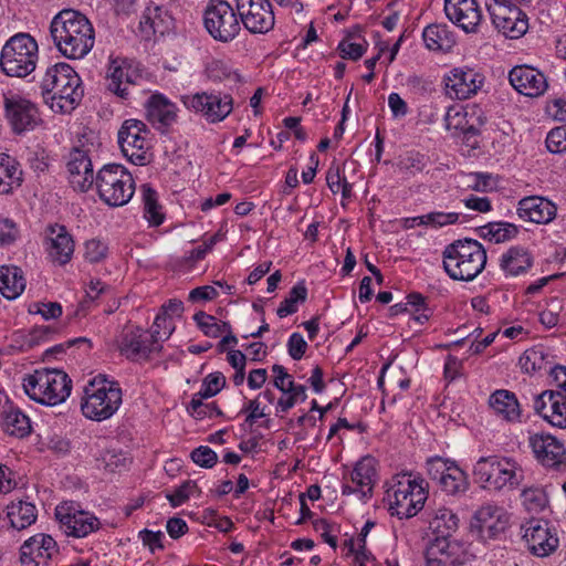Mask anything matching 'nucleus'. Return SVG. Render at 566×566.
<instances>
[{"instance_id": "f257e3e1", "label": "nucleus", "mask_w": 566, "mask_h": 566, "mask_svg": "<svg viewBox=\"0 0 566 566\" xmlns=\"http://www.w3.org/2000/svg\"><path fill=\"white\" fill-rule=\"evenodd\" d=\"M50 33L59 52L67 59H82L94 46L93 25L76 10L60 11L51 21Z\"/></svg>"}, {"instance_id": "f03ea898", "label": "nucleus", "mask_w": 566, "mask_h": 566, "mask_svg": "<svg viewBox=\"0 0 566 566\" xmlns=\"http://www.w3.org/2000/svg\"><path fill=\"white\" fill-rule=\"evenodd\" d=\"M40 87L44 103L61 114L75 109L84 94L81 77L64 62L48 67Z\"/></svg>"}, {"instance_id": "7ed1b4c3", "label": "nucleus", "mask_w": 566, "mask_h": 566, "mask_svg": "<svg viewBox=\"0 0 566 566\" xmlns=\"http://www.w3.org/2000/svg\"><path fill=\"white\" fill-rule=\"evenodd\" d=\"M486 251L473 239L457 240L443 251V269L457 281H472L485 268Z\"/></svg>"}, {"instance_id": "20e7f679", "label": "nucleus", "mask_w": 566, "mask_h": 566, "mask_svg": "<svg viewBox=\"0 0 566 566\" xmlns=\"http://www.w3.org/2000/svg\"><path fill=\"white\" fill-rule=\"evenodd\" d=\"M428 483L423 479L412 478L411 474H401L392 479L387 490V501L391 515L399 518L416 516L428 499Z\"/></svg>"}, {"instance_id": "39448f33", "label": "nucleus", "mask_w": 566, "mask_h": 566, "mask_svg": "<svg viewBox=\"0 0 566 566\" xmlns=\"http://www.w3.org/2000/svg\"><path fill=\"white\" fill-rule=\"evenodd\" d=\"M23 388L32 400L55 406L70 396L72 380L63 370L42 368L24 377Z\"/></svg>"}, {"instance_id": "423d86ee", "label": "nucleus", "mask_w": 566, "mask_h": 566, "mask_svg": "<svg viewBox=\"0 0 566 566\" xmlns=\"http://www.w3.org/2000/svg\"><path fill=\"white\" fill-rule=\"evenodd\" d=\"M122 403V389L103 375L94 377L84 388L81 409L87 419L103 421L111 418Z\"/></svg>"}, {"instance_id": "0eeeda50", "label": "nucleus", "mask_w": 566, "mask_h": 566, "mask_svg": "<svg viewBox=\"0 0 566 566\" xmlns=\"http://www.w3.org/2000/svg\"><path fill=\"white\" fill-rule=\"evenodd\" d=\"M39 46L29 33L19 32L3 45L0 54V69L11 77H27L35 67Z\"/></svg>"}, {"instance_id": "6e6552de", "label": "nucleus", "mask_w": 566, "mask_h": 566, "mask_svg": "<svg viewBox=\"0 0 566 566\" xmlns=\"http://www.w3.org/2000/svg\"><path fill=\"white\" fill-rule=\"evenodd\" d=\"M473 476L485 490L501 491L520 485L523 471L518 464L506 457H481L473 468Z\"/></svg>"}, {"instance_id": "1a4fd4ad", "label": "nucleus", "mask_w": 566, "mask_h": 566, "mask_svg": "<svg viewBox=\"0 0 566 566\" xmlns=\"http://www.w3.org/2000/svg\"><path fill=\"white\" fill-rule=\"evenodd\" d=\"M97 193L109 207L126 205L135 192V182L127 169L117 164L103 166L95 176Z\"/></svg>"}, {"instance_id": "9d476101", "label": "nucleus", "mask_w": 566, "mask_h": 566, "mask_svg": "<svg viewBox=\"0 0 566 566\" xmlns=\"http://www.w3.org/2000/svg\"><path fill=\"white\" fill-rule=\"evenodd\" d=\"M188 111L200 115L209 124L224 120L233 109V97L219 91H203L181 96Z\"/></svg>"}, {"instance_id": "9b49d317", "label": "nucleus", "mask_w": 566, "mask_h": 566, "mask_svg": "<svg viewBox=\"0 0 566 566\" xmlns=\"http://www.w3.org/2000/svg\"><path fill=\"white\" fill-rule=\"evenodd\" d=\"M238 15V11L227 1H211L205 10V28L213 40L229 43L241 31V22Z\"/></svg>"}, {"instance_id": "f8f14e48", "label": "nucleus", "mask_w": 566, "mask_h": 566, "mask_svg": "<svg viewBox=\"0 0 566 566\" xmlns=\"http://www.w3.org/2000/svg\"><path fill=\"white\" fill-rule=\"evenodd\" d=\"M149 129L139 119H126L118 130V144L123 155L136 166H145L150 160Z\"/></svg>"}, {"instance_id": "ddd939ff", "label": "nucleus", "mask_w": 566, "mask_h": 566, "mask_svg": "<svg viewBox=\"0 0 566 566\" xmlns=\"http://www.w3.org/2000/svg\"><path fill=\"white\" fill-rule=\"evenodd\" d=\"M494 27L510 39H518L528 30V18L520 7L506 0H486Z\"/></svg>"}, {"instance_id": "4468645a", "label": "nucleus", "mask_w": 566, "mask_h": 566, "mask_svg": "<svg viewBox=\"0 0 566 566\" xmlns=\"http://www.w3.org/2000/svg\"><path fill=\"white\" fill-rule=\"evenodd\" d=\"M521 528L522 538L532 555L544 558L557 551L559 546L557 531L548 521L531 518Z\"/></svg>"}, {"instance_id": "2eb2a0df", "label": "nucleus", "mask_w": 566, "mask_h": 566, "mask_svg": "<svg viewBox=\"0 0 566 566\" xmlns=\"http://www.w3.org/2000/svg\"><path fill=\"white\" fill-rule=\"evenodd\" d=\"M143 81L144 76L137 64L126 59L111 60L105 76V85L111 93L128 99L133 88L140 86Z\"/></svg>"}, {"instance_id": "dca6fc26", "label": "nucleus", "mask_w": 566, "mask_h": 566, "mask_svg": "<svg viewBox=\"0 0 566 566\" xmlns=\"http://www.w3.org/2000/svg\"><path fill=\"white\" fill-rule=\"evenodd\" d=\"M4 116L15 134H23L35 129L42 118L38 106L18 94L4 96Z\"/></svg>"}, {"instance_id": "f3484780", "label": "nucleus", "mask_w": 566, "mask_h": 566, "mask_svg": "<svg viewBox=\"0 0 566 566\" xmlns=\"http://www.w3.org/2000/svg\"><path fill=\"white\" fill-rule=\"evenodd\" d=\"M243 27L253 34H265L274 28L275 17L269 0H235Z\"/></svg>"}, {"instance_id": "a211bd4d", "label": "nucleus", "mask_w": 566, "mask_h": 566, "mask_svg": "<svg viewBox=\"0 0 566 566\" xmlns=\"http://www.w3.org/2000/svg\"><path fill=\"white\" fill-rule=\"evenodd\" d=\"M55 516L65 535L76 538L86 537L101 527V523L95 515L86 511L77 510L72 502L57 505Z\"/></svg>"}, {"instance_id": "6ab92c4d", "label": "nucleus", "mask_w": 566, "mask_h": 566, "mask_svg": "<svg viewBox=\"0 0 566 566\" xmlns=\"http://www.w3.org/2000/svg\"><path fill=\"white\" fill-rule=\"evenodd\" d=\"M57 554L55 539L51 535L38 533L23 542L19 559L22 566H49Z\"/></svg>"}, {"instance_id": "aec40b11", "label": "nucleus", "mask_w": 566, "mask_h": 566, "mask_svg": "<svg viewBox=\"0 0 566 566\" xmlns=\"http://www.w3.org/2000/svg\"><path fill=\"white\" fill-rule=\"evenodd\" d=\"M161 335L158 329L150 333L140 328L125 331L118 342V349L123 356L133 361L147 359Z\"/></svg>"}, {"instance_id": "412c9836", "label": "nucleus", "mask_w": 566, "mask_h": 566, "mask_svg": "<svg viewBox=\"0 0 566 566\" xmlns=\"http://www.w3.org/2000/svg\"><path fill=\"white\" fill-rule=\"evenodd\" d=\"M510 525V514L504 507L485 504L473 516L472 526L483 541L497 538Z\"/></svg>"}, {"instance_id": "4be33fe9", "label": "nucleus", "mask_w": 566, "mask_h": 566, "mask_svg": "<svg viewBox=\"0 0 566 566\" xmlns=\"http://www.w3.org/2000/svg\"><path fill=\"white\" fill-rule=\"evenodd\" d=\"M530 447L535 459L545 468L560 470L566 467V448L562 441L548 433L530 437Z\"/></svg>"}, {"instance_id": "5701e85b", "label": "nucleus", "mask_w": 566, "mask_h": 566, "mask_svg": "<svg viewBox=\"0 0 566 566\" xmlns=\"http://www.w3.org/2000/svg\"><path fill=\"white\" fill-rule=\"evenodd\" d=\"M447 93L452 98L467 99L482 87L484 76L469 66L454 67L444 77Z\"/></svg>"}, {"instance_id": "b1692460", "label": "nucleus", "mask_w": 566, "mask_h": 566, "mask_svg": "<svg viewBox=\"0 0 566 566\" xmlns=\"http://www.w3.org/2000/svg\"><path fill=\"white\" fill-rule=\"evenodd\" d=\"M509 81L516 92L528 97L543 95L547 87L545 75L530 65H516L509 73Z\"/></svg>"}, {"instance_id": "393cba45", "label": "nucleus", "mask_w": 566, "mask_h": 566, "mask_svg": "<svg viewBox=\"0 0 566 566\" xmlns=\"http://www.w3.org/2000/svg\"><path fill=\"white\" fill-rule=\"evenodd\" d=\"M465 560L462 545L450 537H436L427 548V566H460Z\"/></svg>"}, {"instance_id": "a878e982", "label": "nucleus", "mask_w": 566, "mask_h": 566, "mask_svg": "<svg viewBox=\"0 0 566 566\" xmlns=\"http://www.w3.org/2000/svg\"><path fill=\"white\" fill-rule=\"evenodd\" d=\"M444 12L464 32H478L482 13L475 0H444Z\"/></svg>"}, {"instance_id": "bb28decb", "label": "nucleus", "mask_w": 566, "mask_h": 566, "mask_svg": "<svg viewBox=\"0 0 566 566\" xmlns=\"http://www.w3.org/2000/svg\"><path fill=\"white\" fill-rule=\"evenodd\" d=\"M67 170L71 186L81 192L87 191L95 182L92 159L84 149L74 148L69 156Z\"/></svg>"}, {"instance_id": "cd10ccee", "label": "nucleus", "mask_w": 566, "mask_h": 566, "mask_svg": "<svg viewBox=\"0 0 566 566\" xmlns=\"http://www.w3.org/2000/svg\"><path fill=\"white\" fill-rule=\"evenodd\" d=\"M46 251L50 259L60 265L70 262L74 253V240L64 226L55 223L46 228Z\"/></svg>"}, {"instance_id": "c85d7f7f", "label": "nucleus", "mask_w": 566, "mask_h": 566, "mask_svg": "<svg viewBox=\"0 0 566 566\" xmlns=\"http://www.w3.org/2000/svg\"><path fill=\"white\" fill-rule=\"evenodd\" d=\"M520 218L534 223H548L556 217V206L543 197H526L518 202Z\"/></svg>"}, {"instance_id": "c756f323", "label": "nucleus", "mask_w": 566, "mask_h": 566, "mask_svg": "<svg viewBox=\"0 0 566 566\" xmlns=\"http://www.w3.org/2000/svg\"><path fill=\"white\" fill-rule=\"evenodd\" d=\"M454 118H457L454 128L460 130L463 144L471 149L479 148L481 127L485 124L486 117L480 109L473 107L470 111L467 109L463 115L458 112Z\"/></svg>"}, {"instance_id": "7c9ffc66", "label": "nucleus", "mask_w": 566, "mask_h": 566, "mask_svg": "<svg viewBox=\"0 0 566 566\" xmlns=\"http://www.w3.org/2000/svg\"><path fill=\"white\" fill-rule=\"evenodd\" d=\"M146 118L158 128L168 127L177 119V107L163 94H153L146 105Z\"/></svg>"}, {"instance_id": "2f4dec72", "label": "nucleus", "mask_w": 566, "mask_h": 566, "mask_svg": "<svg viewBox=\"0 0 566 566\" xmlns=\"http://www.w3.org/2000/svg\"><path fill=\"white\" fill-rule=\"evenodd\" d=\"M376 461L371 457L360 459L350 472V481L358 486L359 497L369 499L376 482Z\"/></svg>"}, {"instance_id": "473e14b6", "label": "nucleus", "mask_w": 566, "mask_h": 566, "mask_svg": "<svg viewBox=\"0 0 566 566\" xmlns=\"http://www.w3.org/2000/svg\"><path fill=\"white\" fill-rule=\"evenodd\" d=\"M489 405L493 412L509 422L520 420L521 407L514 392L500 389L490 396Z\"/></svg>"}, {"instance_id": "72a5a7b5", "label": "nucleus", "mask_w": 566, "mask_h": 566, "mask_svg": "<svg viewBox=\"0 0 566 566\" xmlns=\"http://www.w3.org/2000/svg\"><path fill=\"white\" fill-rule=\"evenodd\" d=\"M2 428L6 433L15 437H28L32 431L30 418L18 407L8 403L1 412Z\"/></svg>"}, {"instance_id": "f704fd0d", "label": "nucleus", "mask_w": 566, "mask_h": 566, "mask_svg": "<svg viewBox=\"0 0 566 566\" xmlns=\"http://www.w3.org/2000/svg\"><path fill=\"white\" fill-rule=\"evenodd\" d=\"M553 356L548 349L543 345H536L526 349L520 357L518 364L525 374L534 375L539 371H549L553 368Z\"/></svg>"}, {"instance_id": "c9c22d12", "label": "nucleus", "mask_w": 566, "mask_h": 566, "mask_svg": "<svg viewBox=\"0 0 566 566\" xmlns=\"http://www.w3.org/2000/svg\"><path fill=\"white\" fill-rule=\"evenodd\" d=\"M172 27V17L160 6L147 8L139 22V28L147 36L159 33L164 35Z\"/></svg>"}, {"instance_id": "e433bc0d", "label": "nucleus", "mask_w": 566, "mask_h": 566, "mask_svg": "<svg viewBox=\"0 0 566 566\" xmlns=\"http://www.w3.org/2000/svg\"><path fill=\"white\" fill-rule=\"evenodd\" d=\"M422 39L431 51L449 52L455 44L454 34L447 24L434 23L424 28Z\"/></svg>"}, {"instance_id": "4c0bfd02", "label": "nucleus", "mask_w": 566, "mask_h": 566, "mask_svg": "<svg viewBox=\"0 0 566 566\" xmlns=\"http://www.w3.org/2000/svg\"><path fill=\"white\" fill-rule=\"evenodd\" d=\"M22 169L19 161L8 154L0 153V193H10L21 186Z\"/></svg>"}, {"instance_id": "58836bf2", "label": "nucleus", "mask_w": 566, "mask_h": 566, "mask_svg": "<svg viewBox=\"0 0 566 566\" xmlns=\"http://www.w3.org/2000/svg\"><path fill=\"white\" fill-rule=\"evenodd\" d=\"M24 289L25 279L20 268L14 265L0 268V293L6 298H17Z\"/></svg>"}, {"instance_id": "ea45409f", "label": "nucleus", "mask_w": 566, "mask_h": 566, "mask_svg": "<svg viewBox=\"0 0 566 566\" xmlns=\"http://www.w3.org/2000/svg\"><path fill=\"white\" fill-rule=\"evenodd\" d=\"M533 263L530 252L521 247L509 249L502 256L500 266L510 275H518L526 272Z\"/></svg>"}, {"instance_id": "a19ab883", "label": "nucleus", "mask_w": 566, "mask_h": 566, "mask_svg": "<svg viewBox=\"0 0 566 566\" xmlns=\"http://www.w3.org/2000/svg\"><path fill=\"white\" fill-rule=\"evenodd\" d=\"M7 516L10 524L15 530H24L32 525L38 517V511L34 504L24 501L12 502L8 506Z\"/></svg>"}, {"instance_id": "79ce46f5", "label": "nucleus", "mask_w": 566, "mask_h": 566, "mask_svg": "<svg viewBox=\"0 0 566 566\" xmlns=\"http://www.w3.org/2000/svg\"><path fill=\"white\" fill-rule=\"evenodd\" d=\"M458 516L447 507H439L430 521V528L436 532L437 537H450L458 528Z\"/></svg>"}, {"instance_id": "37998d69", "label": "nucleus", "mask_w": 566, "mask_h": 566, "mask_svg": "<svg viewBox=\"0 0 566 566\" xmlns=\"http://www.w3.org/2000/svg\"><path fill=\"white\" fill-rule=\"evenodd\" d=\"M442 491L450 495H458L468 490L467 474L454 463L450 464L449 472L438 482Z\"/></svg>"}, {"instance_id": "c03bdc74", "label": "nucleus", "mask_w": 566, "mask_h": 566, "mask_svg": "<svg viewBox=\"0 0 566 566\" xmlns=\"http://www.w3.org/2000/svg\"><path fill=\"white\" fill-rule=\"evenodd\" d=\"M517 227L509 222H490L480 228L479 233L482 239L501 243L513 239L517 234Z\"/></svg>"}, {"instance_id": "a18cd8bd", "label": "nucleus", "mask_w": 566, "mask_h": 566, "mask_svg": "<svg viewBox=\"0 0 566 566\" xmlns=\"http://www.w3.org/2000/svg\"><path fill=\"white\" fill-rule=\"evenodd\" d=\"M307 289L303 283L294 285L287 296L281 302L276 310L279 317L283 318L297 312V304L306 301Z\"/></svg>"}, {"instance_id": "49530a36", "label": "nucleus", "mask_w": 566, "mask_h": 566, "mask_svg": "<svg viewBox=\"0 0 566 566\" xmlns=\"http://www.w3.org/2000/svg\"><path fill=\"white\" fill-rule=\"evenodd\" d=\"M143 201L145 218L153 226H159L164 221V214L161 213V207L158 203L157 192L148 187L143 186Z\"/></svg>"}, {"instance_id": "de8ad7c7", "label": "nucleus", "mask_w": 566, "mask_h": 566, "mask_svg": "<svg viewBox=\"0 0 566 566\" xmlns=\"http://www.w3.org/2000/svg\"><path fill=\"white\" fill-rule=\"evenodd\" d=\"M193 319L196 321L198 327L208 337L217 338L224 332L230 333L229 323H218L214 316L209 315L202 311L196 313Z\"/></svg>"}, {"instance_id": "09e8293b", "label": "nucleus", "mask_w": 566, "mask_h": 566, "mask_svg": "<svg viewBox=\"0 0 566 566\" xmlns=\"http://www.w3.org/2000/svg\"><path fill=\"white\" fill-rule=\"evenodd\" d=\"M429 164V158L418 151H409L400 157L397 163L399 171L415 176L426 169Z\"/></svg>"}, {"instance_id": "8fccbe9b", "label": "nucleus", "mask_w": 566, "mask_h": 566, "mask_svg": "<svg viewBox=\"0 0 566 566\" xmlns=\"http://www.w3.org/2000/svg\"><path fill=\"white\" fill-rule=\"evenodd\" d=\"M523 505L528 512H541L547 504L545 492L538 488H530L521 494Z\"/></svg>"}, {"instance_id": "3c124183", "label": "nucleus", "mask_w": 566, "mask_h": 566, "mask_svg": "<svg viewBox=\"0 0 566 566\" xmlns=\"http://www.w3.org/2000/svg\"><path fill=\"white\" fill-rule=\"evenodd\" d=\"M367 48V42L361 39L359 42L354 41L353 35H348L344 40H342L338 44V50L340 52V56L343 59H349V60H359Z\"/></svg>"}, {"instance_id": "603ef678", "label": "nucleus", "mask_w": 566, "mask_h": 566, "mask_svg": "<svg viewBox=\"0 0 566 566\" xmlns=\"http://www.w3.org/2000/svg\"><path fill=\"white\" fill-rule=\"evenodd\" d=\"M544 420L554 427L566 428V400L560 397L554 398L549 405V412L546 413Z\"/></svg>"}, {"instance_id": "864d4df0", "label": "nucleus", "mask_w": 566, "mask_h": 566, "mask_svg": "<svg viewBox=\"0 0 566 566\" xmlns=\"http://www.w3.org/2000/svg\"><path fill=\"white\" fill-rule=\"evenodd\" d=\"M459 216L460 214L457 212L433 211L423 214L422 218H420V222L428 223V226L434 228H441L444 226L457 223L459 220Z\"/></svg>"}, {"instance_id": "5fc2aeb1", "label": "nucleus", "mask_w": 566, "mask_h": 566, "mask_svg": "<svg viewBox=\"0 0 566 566\" xmlns=\"http://www.w3.org/2000/svg\"><path fill=\"white\" fill-rule=\"evenodd\" d=\"M197 490V483L192 480H188L176 488L174 492L167 494L166 497L172 507H177L184 504Z\"/></svg>"}, {"instance_id": "6e6d98bb", "label": "nucleus", "mask_w": 566, "mask_h": 566, "mask_svg": "<svg viewBox=\"0 0 566 566\" xmlns=\"http://www.w3.org/2000/svg\"><path fill=\"white\" fill-rule=\"evenodd\" d=\"M546 147L553 154L566 153V126L556 127L547 134Z\"/></svg>"}, {"instance_id": "4d7b16f0", "label": "nucleus", "mask_w": 566, "mask_h": 566, "mask_svg": "<svg viewBox=\"0 0 566 566\" xmlns=\"http://www.w3.org/2000/svg\"><path fill=\"white\" fill-rule=\"evenodd\" d=\"M190 457L196 464L207 469L212 468L218 461L217 453L207 446L196 448L191 451Z\"/></svg>"}, {"instance_id": "13d9d810", "label": "nucleus", "mask_w": 566, "mask_h": 566, "mask_svg": "<svg viewBox=\"0 0 566 566\" xmlns=\"http://www.w3.org/2000/svg\"><path fill=\"white\" fill-rule=\"evenodd\" d=\"M128 462V458L120 451L107 450L102 454L101 463L104 469L114 472L117 469L125 468Z\"/></svg>"}, {"instance_id": "bf43d9fd", "label": "nucleus", "mask_w": 566, "mask_h": 566, "mask_svg": "<svg viewBox=\"0 0 566 566\" xmlns=\"http://www.w3.org/2000/svg\"><path fill=\"white\" fill-rule=\"evenodd\" d=\"M451 463L440 457L431 458L426 463L427 473L431 480L438 483L449 472Z\"/></svg>"}, {"instance_id": "052dcab7", "label": "nucleus", "mask_w": 566, "mask_h": 566, "mask_svg": "<svg viewBox=\"0 0 566 566\" xmlns=\"http://www.w3.org/2000/svg\"><path fill=\"white\" fill-rule=\"evenodd\" d=\"M467 187L471 190L485 192L493 188L491 174L471 172L467 176Z\"/></svg>"}, {"instance_id": "680f3d73", "label": "nucleus", "mask_w": 566, "mask_h": 566, "mask_svg": "<svg viewBox=\"0 0 566 566\" xmlns=\"http://www.w3.org/2000/svg\"><path fill=\"white\" fill-rule=\"evenodd\" d=\"M107 254V245L101 240H88L85 243V259L91 263L102 261Z\"/></svg>"}, {"instance_id": "e2e57ef3", "label": "nucleus", "mask_w": 566, "mask_h": 566, "mask_svg": "<svg viewBox=\"0 0 566 566\" xmlns=\"http://www.w3.org/2000/svg\"><path fill=\"white\" fill-rule=\"evenodd\" d=\"M307 348V343L304 337L300 333H293L287 340V352L289 355L294 360H300Z\"/></svg>"}, {"instance_id": "0e129e2a", "label": "nucleus", "mask_w": 566, "mask_h": 566, "mask_svg": "<svg viewBox=\"0 0 566 566\" xmlns=\"http://www.w3.org/2000/svg\"><path fill=\"white\" fill-rule=\"evenodd\" d=\"M551 376L553 377V381L556 386V389L553 392L556 397L564 398L566 400V367L562 365H555L551 368Z\"/></svg>"}, {"instance_id": "69168bd1", "label": "nucleus", "mask_w": 566, "mask_h": 566, "mask_svg": "<svg viewBox=\"0 0 566 566\" xmlns=\"http://www.w3.org/2000/svg\"><path fill=\"white\" fill-rule=\"evenodd\" d=\"M556 395L553 390H544L536 395L533 401V409L535 413L539 415L543 419L547 412H549V405L553 402Z\"/></svg>"}, {"instance_id": "338daca9", "label": "nucleus", "mask_w": 566, "mask_h": 566, "mask_svg": "<svg viewBox=\"0 0 566 566\" xmlns=\"http://www.w3.org/2000/svg\"><path fill=\"white\" fill-rule=\"evenodd\" d=\"M33 338L29 331H17L10 337V347L17 350L25 352L33 348Z\"/></svg>"}, {"instance_id": "774afa93", "label": "nucleus", "mask_w": 566, "mask_h": 566, "mask_svg": "<svg viewBox=\"0 0 566 566\" xmlns=\"http://www.w3.org/2000/svg\"><path fill=\"white\" fill-rule=\"evenodd\" d=\"M18 228L10 219H0V244H10L18 237Z\"/></svg>"}]
</instances>
